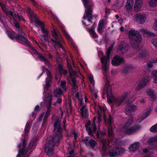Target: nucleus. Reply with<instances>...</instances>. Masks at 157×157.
Masks as SVG:
<instances>
[{
	"label": "nucleus",
	"instance_id": "6e6d98bb",
	"mask_svg": "<svg viewBox=\"0 0 157 157\" xmlns=\"http://www.w3.org/2000/svg\"><path fill=\"white\" fill-rule=\"evenodd\" d=\"M145 33L148 36H152L154 35L153 33L148 31H146Z\"/></svg>",
	"mask_w": 157,
	"mask_h": 157
},
{
	"label": "nucleus",
	"instance_id": "e2e57ef3",
	"mask_svg": "<svg viewBox=\"0 0 157 157\" xmlns=\"http://www.w3.org/2000/svg\"><path fill=\"white\" fill-rule=\"evenodd\" d=\"M120 30L122 32L124 30V28L123 27H121L120 28Z\"/></svg>",
	"mask_w": 157,
	"mask_h": 157
},
{
	"label": "nucleus",
	"instance_id": "20e7f679",
	"mask_svg": "<svg viewBox=\"0 0 157 157\" xmlns=\"http://www.w3.org/2000/svg\"><path fill=\"white\" fill-rule=\"evenodd\" d=\"M21 35L17 36L16 37L17 41L23 44L27 45L29 46L32 48L33 52L38 56V57L40 60L44 62L45 64L48 65V61L43 56L38 52L33 47L31 46V44L27 40V38L24 36V35H25V33L22 32H21Z\"/></svg>",
	"mask_w": 157,
	"mask_h": 157
},
{
	"label": "nucleus",
	"instance_id": "0e129e2a",
	"mask_svg": "<svg viewBox=\"0 0 157 157\" xmlns=\"http://www.w3.org/2000/svg\"><path fill=\"white\" fill-rule=\"evenodd\" d=\"M74 138L76 139L77 137L76 134L75 133H74L73 134Z\"/></svg>",
	"mask_w": 157,
	"mask_h": 157
},
{
	"label": "nucleus",
	"instance_id": "c9c22d12",
	"mask_svg": "<svg viewBox=\"0 0 157 157\" xmlns=\"http://www.w3.org/2000/svg\"><path fill=\"white\" fill-rule=\"evenodd\" d=\"M62 94V90L59 88H58L54 90V96L56 98L59 97Z\"/></svg>",
	"mask_w": 157,
	"mask_h": 157
},
{
	"label": "nucleus",
	"instance_id": "f257e3e1",
	"mask_svg": "<svg viewBox=\"0 0 157 157\" xmlns=\"http://www.w3.org/2000/svg\"><path fill=\"white\" fill-rule=\"evenodd\" d=\"M53 118L54 119V135L53 137H52L51 140L49 141L45 144V151L47 154L49 156H51L53 154L54 144L57 142L59 143L63 136L60 124L61 121L57 117Z\"/></svg>",
	"mask_w": 157,
	"mask_h": 157
},
{
	"label": "nucleus",
	"instance_id": "de8ad7c7",
	"mask_svg": "<svg viewBox=\"0 0 157 157\" xmlns=\"http://www.w3.org/2000/svg\"><path fill=\"white\" fill-rule=\"evenodd\" d=\"M150 130L152 132H157V124L151 127L150 128Z\"/></svg>",
	"mask_w": 157,
	"mask_h": 157
},
{
	"label": "nucleus",
	"instance_id": "680f3d73",
	"mask_svg": "<svg viewBox=\"0 0 157 157\" xmlns=\"http://www.w3.org/2000/svg\"><path fill=\"white\" fill-rule=\"evenodd\" d=\"M140 102L141 103H143L144 102L145 100L144 99H142L140 101Z\"/></svg>",
	"mask_w": 157,
	"mask_h": 157
},
{
	"label": "nucleus",
	"instance_id": "c85d7f7f",
	"mask_svg": "<svg viewBox=\"0 0 157 157\" xmlns=\"http://www.w3.org/2000/svg\"><path fill=\"white\" fill-rule=\"evenodd\" d=\"M149 81V77L148 76H146L141 80L139 83L144 87L147 84Z\"/></svg>",
	"mask_w": 157,
	"mask_h": 157
},
{
	"label": "nucleus",
	"instance_id": "c756f323",
	"mask_svg": "<svg viewBox=\"0 0 157 157\" xmlns=\"http://www.w3.org/2000/svg\"><path fill=\"white\" fill-rule=\"evenodd\" d=\"M151 112V109L150 108L147 109L142 114V117H141L142 120H143L146 118L150 114Z\"/></svg>",
	"mask_w": 157,
	"mask_h": 157
},
{
	"label": "nucleus",
	"instance_id": "603ef678",
	"mask_svg": "<svg viewBox=\"0 0 157 157\" xmlns=\"http://www.w3.org/2000/svg\"><path fill=\"white\" fill-rule=\"evenodd\" d=\"M71 146H69L68 147V151H69V153L70 154V155L68 157H72L71 156V155L74 153V151L73 150H71V151H70L69 150V148H71Z\"/></svg>",
	"mask_w": 157,
	"mask_h": 157
},
{
	"label": "nucleus",
	"instance_id": "473e14b6",
	"mask_svg": "<svg viewBox=\"0 0 157 157\" xmlns=\"http://www.w3.org/2000/svg\"><path fill=\"white\" fill-rule=\"evenodd\" d=\"M146 93L149 97L152 99H154L156 97V93L151 89H148Z\"/></svg>",
	"mask_w": 157,
	"mask_h": 157
},
{
	"label": "nucleus",
	"instance_id": "58836bf2",
	"mask_svg": "<svg viewBox=\"0 0 157 157\" xmlns=\"http://www.w3.org/2000/svg\"><path fill=\"white\" fill-rule=\"evenodd\" d=\"M36 139H33L31 141L29 145V148L32 149L35 147L36 144Z\"/></svg>",
	"mask_w": 157,
	"mask_h": 157
},
{
	"label": "nucleus",
	"instance_id": "2eb2a0df",
	"mask_svg": "<svg viewBox=\"0 0 157 157\" xmlns=\"http://www.w3.org/2000/svg\"><path fill=\"white\" fill-rule=\"evenodd\" d=\"M105 124L108 127V134L109 136H112L113 135V127L112 126L113 125V119L110 116H109V118L106 120L105 118L104 119Z\"/></svg>",
	"mask_w": 157,
	"mask_h": 157
},
{
	"label": "nucleus",
	"instance_id": "cd10ccee",
	"mask_svg": "<svg viewBox=\"0 0 157 157\" xmlns=\"http://www.w3.org/2000/svg\"><path fill=\"white\" fill-rule=\"evenodd\" d=\"M140 144L139 142H136L131 145L129 147V151L133 152L138 149L140 147Z\"/></svg>",
	"mask_w": 157,
	"mask_h": 157
},
{
	"label": "nucleus",
	"instance_id": "72a5a7b5",
	"mask_svg": "<svg viewBox=\"0 0 157 157\" xmlns=\"http://www.w3.org/2000/svg\"><path fill=\"white\" fill-rule=\"evenodd\" d=\"M104 23L103 20L101 19L99 21L98 27V32L101 34L102 33V29L104 28Z\"/></svg>",
	"mask_w": 157,
	"mask_h": 157
},
{
	"label": "nucleus",
	"instance_id": "1a4fd4ad",
	"mask_svg": "<svg viewBox=\"0 0 157 157\" xmlns=\"http://www.w3.org/2000/svg\"><path fill=\"white\" fill-rule=\"evenodd\" d=\"M84 6L85 8V13L83 17L84 20L87 19L89 23L91 22L92 9V6L89 4L88 0H82Z\"/></svg>",
	"mask_w": 157,
	"mask_h": 157
},
{
	"label": "nucleus",
	"instance_id": "338daca9",
	"mask_svg": "<svg viewBox=\"0 0 157 157\" xmlns=\"http://www.w3.org/2000/svg\"><path fill=\"white\" fill-rule=\"evenodd\" d=\"M31 0L33 2V5H36V2L34 1V0Z\"/></svg>",
	"mask_w": 157,
	"mask_h": 157
},
{
	"label": "nucleus",
	"instance_id": "4c0bfd02",
	"mask_svg": "<svg viewBox=\"0 0 157 157\" xmlns=\"http://www.w3.org/2000/svg\"><path fill=\"white\" fill-rule=\"evenodd\" d=\"M151 75L153 77L154 83H157V70L153 71Z\"/></svg>",
	"mask_w": 157,
	"mask_h": 157
},
{
	"label": "nucleus",
	"instance_id": "052dcab7",
	"mask_svg": "<svg viewBox=\"0 0 157 157\" xmlns=\"http://www.w3.org/2000/svg\"><path fill=\"white\" fill-rule=\"evenodd\" d=\"M32 117L33 119H34L36 117V114L34 113H32Z\"/></svg>",
	"mask_w": 157,
	"mask_h": 157
},
{
	"label": "nucleus",
	"instance_id": "49530a36",
	"mask_svg": "<svg viewBox=\"0 0 157 157\" xmlns=\"http://www.w3.org/2000/svg\"><path fill=\"white\" fill-rule=\"evenodd\" d=\"M56 57L57 63L59 64L58 67H59L60 66H62L61 65V64L62 63V59L59 56L58 54L56 55Z\"/></svg>",
	"mask_w": 157,
	"mask_h": 157
},
{
	"label": "nucleus",
	"instance_id": "69168bd1",
	"mask_svg": "<svg viewBox=\"0 0 157 157\" xmlns=\"http://www.w3.org/2000/svg\"><path fill=\"white\" fill-rule=\"evenodd\" d=\"M82 23H83V25H86V26H88V25H90L89 24H88V25H86V22H84V21H82Z\"/></svg>",
	"mask_w": 157,
	"mask_h": 157
},
{
	"label": "nucleus",
	"instance_id": "f3484780",
	"mask_svg": "<svg viewBox=\"0 0 157 157\" xmlns=\"http://www.w3.org/2000/svg\"><path fill=\"white\" fill-rule=\"evenodd\" d=\"M137 109V107L134 104L128 105L126 107L125 112L126 114L128 116L131 115L132 113Z\"/></svg>",
	"mask_w": 157,
	"mask_h": 157
},
{
	"label": "nucleus",
	"instance_id": "5fc2aeb1",
	"mask_svg": "<svg viewBox=\"0 0 157 157\" xmlns=\"http://www.w3.org/2000/svg\"><path fill=\"white\" fill-rule=\"evenodd\" d=\"M153 44L155 47L157 48V39H155L153 40Z\"/></svg>",
	"mask_w": 157,
	"mask_h": 157
},
{
	"label": "nucleus",
	"instance_id": "9b49d317",
	"mask_svg": "<svg viewBox=\"0 0 157 157\" xmlns=\"http://www.w3.org/2000/svg\"><path fill=\"white\" fill-rule=\"evenodd\" d=\"M75 96L78 100L79 107H81L80 110L82 117L84 118H86L88 115V109L85 108L86 105H83V98L79 93L76 94Z\"/></svg>",
	"mask_w": 157,
	"mask_h": 157
},
{
	"label": "nucleus",
	"instance_id": "09e8293b",
	"mask_svg": "<svg viewBox=\"0 0 157 157\" xmlns=\"http://www.w3.org/2000/svg\"><path fill=\"white\" fill-rule=\"evenodd\" d=\"M30 129V126L29 124L28 123H27L26 126L25 127V134H26L29 131Z\"/></svg>",
	"mask_w": 157,
	"mask_h": 157
},
{
	"label": "nucleus",
	"instance_id": "5701e85b",
	"mask_svg": "<svg viewBox=\"0 0 157 157\" xmlns=\"http://www.w3.org/2000/svg\"><path fill=\"white\" fill-rule=\"evenodd\" d=\"M83 141L87 146H89V144L92 148H94L97 144V142L95 140L92 139L89 140L88 137H86L83 140Z\"/></svg>",
	"mask_w": 157,
	"mask_h": 157
},
{
	"label": "nucleus",
	"instance_id": "2f4dec72",
	"mask_svg": "<svg viewBox=\"0 0 157 157\" xmlns=\"http://www.w3.org/2000/svg\"><path fill=\"white\" fill-rule=\"evenodd\" d=\"M101 143L102 145V150L104 151H106L109 148V141L103 139Z\"/></svg>",
	"mask_w": 157,
	"mask_h": 157
},
{
	"label": "nucleus",
	"instance_id": "a211bd4d",
	"mask_svg": "<svg viewBox=\"0 0 157 157\" xmlns=\"http://www.w3.org/2000/svg\"><path fill=\"white\" fill-rule=\"evenodd\" d=\"M135 19L138 23L143 24L146 19V15L145 14H137L135 16Z\"/></svg>",
	"mask_w": 157,
	"mask_h": 157
},
{
	"label": "nucleus",
	"instance_id": "7c9ffc66",
	"mask_svg": "<svg viewBox=\"0 0 157 157\" xmlns=\"http://www.w3.org/2000/svg\"><path fill=\"white\" fill-rule=\"evenodd\" d=\"M96 25L95 24H94L92 26V29H88V31L90 33L91 36L93 38H96L98 37V35L96 34L94 29L96 27Z\"/></svg>",
	"mask_w": 157,
	"mask_h": 157
},
{
	"label": "nucleus",
	"instance_id": "bf43d9fd",
	"mask_svg": "<svg viewBox=\"0 0 157 157\" xmlns=\"http://www.w3.org/2000/svg\"><path fill=\"white\" fill-rule=\"evenodd\" d=\"M39 106L38 105H37L35 107L34 109L35 110H37L39 109Z\"/></svg>",
	"mask_w": 157,
	"mask_h": 157
},
{
	"label": "nucleus",
	"instance_id": "b1692460",
	"mask_svg": "<svg viewBox=\"0 0 157 157\" xmlns=\"http://www.w3.org/2000/svg\"><path fill=\"white\" fill-rule=\"evenodd\" d=\"M147 142L149 144H152L154 145L151 148L153 149H157V137H154L149 139L147 140Z\"/></svg>",
	"mask_w": 157,
	"mask_h": 157
},
{
	"label": "nucleus",
	"instance_id": "a18cd8bd",
	"mask_svg": "<svg viewBox=\"0 0 157 157\" xmlns=\"http://www.w3.org/2000/svg\"><path fill=\"white\" fill-rule=\"evenodd\" d=\"M66 82L64 80H62L61 81L60 87L63 89V90H66L67 88L66 87Z\"/></svg>",
	"mask_w": 157,
	"mask_h": 157
},
{
	"label": "nucleus",
	"instance_id": "8fccbe9b",
	"mask_svg": "<svg viewBox=\"0 0 157 157\" xmlns=\"http://www.w3.org/2000/svg\"><path fill=\"white\" fill-rule=\"evenodd\" d=\"M144 87L141 85L139 83L138 85L136 87L135 90L136 91H138L143 88Z\"/></svg>",
	"mask_w": 157,
	"mask_h": 157
},
{
	"label": "nucleus",
	"instance_id": "6ab92c4d",
	"mask_svg": "<svg viewBox=\"0 0 157 157\" xmlns=\"http://www.w3.org/2000/svg\"><path fill=\"white\" fill-rule=\"evenodd\" d=\"M52 97V95L49 94H48V97L47 98V106L48 109L45 115V117L46 118H47L50 114V109L51 105V99Z\"/></svg>",
	"mask_w": 157,
	"mask_h": 157
},
{
	"label": "nucleus",
	"instance_id": "a19ab883",
	"mask_svg": "<svg viewBox=\"0 0 157 157\" xmlns=\"http://www.w3.org/2000/svg\"><path fill=\"white\" fill-rule=\"evenodd\" d=\"M148 4L151 7H154L157 6V0H150Z\"/></svg>",
	"mask_w": 157,
	"mask_h": 157
},
{
	"label": "nucleus",
	"instance_id": "ea45409f",
	"mask_svg": "<svg viewBox=\"0 0 157 157\" xmlns=\"http://www.w3.org/2000/svg\"><path fill=\"white\" fill-rule=\"evenodd\" d=\"M7 34L9 37L11 39H14L15 37V33L12 31H7Z\"/></svg>",
	"mask_w": 157,
	"mask_h": 157
},
{
	"label": "nucleus",
	"instance_id": "412c9836",
	"mask_svg": "<svg viewBox=\"0 0 157 157\" xmlns=\"http://www.w3.org/2000/svg\"><path fill=\"white\" fill-rule=\"evenodd\" d=\"M26 141L25 139L23 142V144L22 145H18V147H20L19 150V153L17 155V157H24V155L26 154V151H24L23 149L25 147ZM26 157H28L26 156Z\"/></svg>",
	"mask_w": 157,
	"mask_h": 157
},
{
	"label": "nucleus",
	"instance_id": "4d7b16f0",
	"mask_svg": "<svg viewBox=\"0 0 157 157\" xmlns=\"http://www.w3.org/2000/svg\"><path fill=\"white\" fill-rule=\"evenodd\" d=\"M43 37H44L45 41H48V34H44L43 36Z\"/></svg>",
	"mask_w": 157,
	"mask_h": 157
},
{
	"label": "nucleus",
	"instance_id": "3c124183",
	"mask_svg": "<svg viewBox=\"0 0 157 157\" xmlns=\"http://www.w3.org/2000/svg\"><path fill=\"white\" fill-rule=\"evenodd\" d=\"M62 100L60 98H58L57 99L56 101L54 104L53 105H56L57 104H60L62 102Z\"/></svg>",
	"mask_w": 157,
	"mask_h": 157
},
{
	"label": "nucleus",
	"instance_id": "f03ea898",
	"mask_svg": "<svg viewBox=\"0 0 157 157\" xmlns=\"http://www.w3.org/2000/svg\"><path fill=\"white\" fill-rule=\"evenodd\" d=\"M95 111L98 116L94 117L93 122L92 123L89 121L85 124L86 130L89 135L91 136H93V133L96 132L97 128H99V124L101 121V117H103L104 119L105 117L104 109L100 105L96 106Z\"/></svg>",
	"mask_w": 157,
	"mask_h": 157
},
{
	"label": "nucleus",
	"instance_id": "e433bc0d",
	"mask_svg": "<svg viewBox=\"0 0 157 157\" xmlns=\"http://www.w3.org/2000/svg\"><path fill=\"white\" fill-rule=\"evenodd\" d=\"M62 31L64 35L65 36L66 38H67V40L68 41L72 43V38L70 37L69 35L68 34V33H67L66 31L64 30L63 29Z\"/></svg>",
	"mask_w": 157,
	"mask_h": 157
},
{
	"label": "nucleus",
	"instance_id": "ddd939ff",
	"mask_svg": "<svg viewBox=\"0 0 157 157\" xmlns=\"http://www.w3.org/2000/svg\"><path fill=\"white\" fill-rule=\"evenodd\" d=\"M52 35L53 37L55 39V40H54L52 39H51L52 41L54 44L55 47L61 48L64 51L62 45L59 41V40H60L59 33L57 30L54 28L52 31Z\"/></svg>",
	"mask_w": 157,
	"mask_h": 157
},
{
	"label": "nucleus",
	"instance_id": "f8f14e48",
	"mask_svg": "<svg viewBox=\"0 0 157 157\" xmlns=\"http://www.w3.org/2000/svg\"><path fill=\"white\" fill-rule=\"evenodd\" d=\"M125 151V149L122 147H115L109 151L108 155L110 157H117L122 154Z\"/></svg>",
	"mask_w": 157,
	"mask_h": 157
},
{
	"label": "nucleus",
	"instance_id": "0eeeda50",
	"mask_svg": "<svg viewBox=\"0 0 157 157\" xmlns=\"http://www.w3.org/2000/svg\"><path fill=\"white\" fill-rule=\"evenodd\" d=\"M129 37L132 40L131 45L134 48H136L141 41L142 39L141 35L137 31L131 30L128 33Z\"/></svg>",
	"mask_w": 157,
	"mask_h": 157
},
{
	"label": "nucleus",
	"instance_id": "a878e982",
	"mask_svg": "<svg viewBox=\"0 0 157 157\" xmlns=\"http://www.w3.org/2000/svg\"><path fill=\"white\" fill-rule=\"evenodd\" d=\"M133 3V0H127L125 8L127 11H130L132 10Z\"/></svg>",
	"mask_w": 157,
	"mask_h": 157
},
{
	"label": "nucleus",
	"instance_id": "393cba45",
	"mask_svg": "<svg viewBox=\"0 0 157 157\" xmlns=\"http://www.w3.org/2000/svg\"><path fill=\"white\" fill-rule=\"evenodd\" d=\"M143 5V0H136L134 6V10L137 11H140L141 10Z\"/></svg>",
	"mask_w": 157,
	"mask_h": 157
},
{
	"label": "nucleus",
	"instance_id": "aec40b11",
	"mask_svg": "<svg viewBox=\"0 0 157 157\" xmlns=\"http://www.w3.org/2000/svg\"><path fill=\"white\" fill-rule=\"evenodd\" d=\"M124 61V59L118 56L114 57L112 62V65L114 66H117L120 65Z\"/></svg>",
	"mask_w": 157,
	"mask_h": 157
},
{
	"label": "nucleus",
	"instance_id": "423d86ee",
	"mask_svg": "<svg viewBox=\"0 0 157 157\" xmlns=\"http://www.w3.org/2000/svg\"><path fill=\"white\" fill-rule=\"evenodd\" d=\"M111 51L110 49H108L106 52V57H103L102 58L101 57V56H103V52L101 51L98 52V54L100 57L102 63V68L104 75H105L106 72L108 71L109 69V65L110 64L109 57Z\"/></svg>",
	"mask_w": 157,
	"mask_h": 157
},
{
	"label": "nucleus",
	"instance_id": "13d9d810",
	"mask_svg": "<svg viewBox=\"0 0 157 157\" xmlns=\"http://www.w3.org/2000/svg\"><path fill=\"white\" fill-rule=\"evenodd\" d=\"M43 115H44V113H42L39 116V118H38V120H39V121H40L42 118V117L43 116Z\"/></svg>",
	"mask_w": 157,
	"mask_h": 157
},
{
	"label": "nucleus",
	"instance_id": "6e6552de",
	"mask_svg": "<svg viewBox=\"0 0 157 157\" xmlns=\"http://www.w3.org/2000/svg\"><path fill=\"white\" fill-rule=\"evenodd\" d=\"M0 5L3 11L7 15H10L12 17L14 20V24L16 28H18L19 27V25L18 23L16 21L17 18L20 20H23L25 21V20L22 17H20L18 15H17L15 13H13L11 10H8V9L3 4L0 3Z\"/></svg>",
	"mask_w": 157,
	"mask_h": 157
},
{
	"label": "nucleus",
	"instance_id": "7ed1b4c3",
	"mask_svg": "<svg viewBox=\"0 0 157 157\" xmlns=\"http://www.w3.org/2000/svg\"><path fill=\"white\" fill-rule=\"evenodd\" d=\"M104 94V95H106L109 103H112L117 106L120 105L127 96V93H125L121 96L114 97L112 94V88L110 86L105 87Z\"/></svg>",
	"mask_w": 157,
	"mask_h": 157
},
{
	"label": "nucleus",
	"instance_id": "9d476101",
	"mask_svg": "<svg viewBox=\"0 0 157 157\" xmlns=\"http://www.w3.org/2000/svg\"><path fill=\"white\" fill-rule=\"evenodd\" d=\"M27 11L30 15V17L31 18L30 20L31 23H33L34 21H35V23L40 26L43 33L44 34H48V32L46 29L44 28V23L42 21H40L37 19L36 17L33 14L32 11L31 10L30 8H28Z\"/></svg>",
	"mask_w": 157,
	"mask_h": 157
},
{
	"label": "nucleus",
	"instance_id": "f704fd0d",
	"mask_svg": "<svg viewBox=\"0 0 157 157\" xmlns=\"http://www.w3.org/2000/svg\"><path fill=\"white\" fill-rule=\"evenodd\" d=\"M138 54L140 57H144L148 55V52L145 50H140L138 52Z\"/></svg>",
	"mask_w": 157,
	"mask_h": 157
},
{
	"label": "nucleus",
	"instance_id": "39448f33",
	"mask_svg": "<svg viewBox=\"0 0 157 157\" xmlns=\"http://www.w3.org/2000/svg\"><path fill=\"white\" fill-rule=\"evenodd\" d=\"M133 119L130 118L124 125L122 128V132L125 134H131L136 132L139 130L141 127L139 125L132 126Z\"/></svg>",
	"mask_w": 157,
	"mask_h": 157
},
{
	"label": "nucleus",
	"instance_id": "864d4df0",
	"mask_svg": "<svg viewBox=\"0 0 157 157\" xmlns=\"http://www.w3.org/2000/svg\"><path fill=\"white\" fill-rule=\"evenodd\" d=\"M153 28L156 31H157V20H156L153 24Z\"/></svg>",
	"mask_w": 157,
	"mask_h": 157
},
{
	"label": "nucleus",
	"instance_id": "37998d69",
	"mask_svg": "<svg viewBox=\"0 0 157 157\" xmlns=\"http://www.w3.org/2000/svg\"><path fill=\"white\" fill-rule=\"evenodd\" d=\"M90 90L92 92V95L95 97V98H98L97 90L94 87V88H93V90L90 89Z\"/></svg>",
	"mask_w": 157,
	"mask_h": 157
},
{
	"label": "nucleus",
	"instance_id": "774afa93",
	"mask_svg": "<svg viewBox=\"0 0 157 157\" xmlns=\"http://www.w3.org/2000/svg\"><path fill=\"white\" fill-rule=\"evenodd\" d=\"M143 151L144 153H146L147 151V149H144Z\"/></svg>",
	"mask_w": 157,
	"mask_h": 157
},
{
	"label": "nucleus",
	"instance_id": "79ce46f5",
	"mask_svg": "<svg viewBox=\"0 0 157 157\" xmlns=\"http://www.w3.org/2000/svg\"><path fill=\"white\" fill-rule=\"evenodd\" d=\"M157 63V59L155 60H152L150 61L147 64V66L150 68H151L153 66V63Z\"/></svg>",
	"mask_w": 157,
	"mask_h": 157
},
{
	"label": "nucleus",
	"instance_id": "bb28decb",
	"mask_svg": "<svg viewBox=\"0 0 157 157\" xmlns=\"http://www.w3.org/2000/svg\"><path fill=\"white\" fill-rule=\"evenodd\" d=\"M88 79L89 82V87L90 89L93 90L94 88L95 81L94 79L93 76L91 74H88Z\"/></svg>",
	"mask_w": 157,
	"mask_h": 157
},
{
	"label": "nucleus",
	"instance_id": "4468645a",
	"mask_svg": "<svg viewBox=\"0 0 157 157\" xmlns=\"http://www.w3.org/2000/svg\"><path fill=\"white\" fill-rule=\"evenodd\" d=\"M67 62L68 68L70 72V78L71 79L73 83L72 89L74 90L75 89L76 87L75 83L76 82L75 78L74 77V76H77V73L75 71H73L72 70L70 63L68 59L67 60Z\"/></svg>",
	"mask_w": 157,
	"mask_h": 157
},
{
	"label": "nucleus",
	"instance_id": "dca6fc26",
	"mask_svg": "<svg viewBox=\"0 0 157 157\" xmlns=\"http://www.w3.org/2000/svg\"><path fill=\"white\" fill-rule=\"evenodd\" d=\"M44 72H46V74L47 75V77L46 78V85L44 87V89L45 90V89H47V88L50 86V83L52 78L50 72L48 69L44 68L42 73L38 77V78H39Z\"/></svg>",
	"mask_w": 157,
	"mask_h": 157
},
{
	"label": "nucleus",
	"instance_id": "c03bdc74",
	"mask_svg": "<svg viewBox=\"0 0 157 157\" xmlns=\"http://www.w3.org/2000/svg\"><path fill=\"white\" fill-rule=\"evenodd\" d=\"M58 69L59 70V72L61 74H63L64 75H65L67 73V71L66 70L63 69L62 66H60L59 67H58Z\"/></svg>",
	"mask_w": 157,
	"mask_h": 157
},
{
	"label": "nucleus",
	"instance_id": "4be33fe9",
	"mask_svg": "<svg viewBox=\"0 0 157 157\" xmlns=\"http://www.w3.org/2000/svg\"><path fill=\"white\" fill-rule=\"evenodd\" d=\"M129 48L128 45L124 42H122L119 45V49L122 54L125 53Z\"/></svg>",
	"mask_w": 157,
	"mask_h": 157
}]
</instances>
